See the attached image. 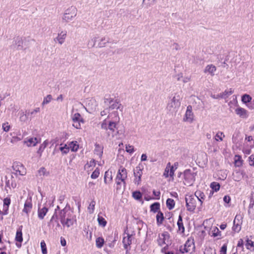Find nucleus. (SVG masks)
Returning <instances> with one entry per match:
<instances>
[{"label":"nucleus","mask_w":254,"mask_h":254,"mask_svg":"<svg viewBox=\"0 0 254 254\" xmlns=\"http://www.w3.org/2000/svg\"><path fill=\"white\" fill-rule=\"evenodd\" d=\"M181 105L180 97L174 96L168 103L166 109L171 114L176 113Z\"/></svg>","instance_id":"1"},{"label":"nucleus","mask_w":254,"mask_h":254,"mask_svg":"<svg viewBox=\"0 0 254 254\" xmlns=\"http://www.w3.org/2000/svg\"><path fill=\"white\" fill-rule=\"evenodd\" d=\"M184 184L186 186H192L195 180L196 173L190 169H187L183 173Z\"/></svg>","instance_id":"2"},{"label":"nucleus","mask_w":254,"mask_h":254,"mask_svg":"<svg viewBox=\"0 0 254 254\" xmlns=\"http://www.w3.org/2000/svg\"><path fill=\"white\" fill-rule=\"evenodd\" d=\"M77 14V9L75 6H71L65 10L62 19L64 22H68L72 20Z\"/></svg>","instance_id":"3"},{"label":"nucleus","mask_w":254,"mask_h":254,"mask_svg":"<svg viewBox=\"0 0 254 254\" xmlns=\"http://www.w3.org/2000/svg\"><path fill=\"white\" fill-rule=\"evenodd\" d=\"M185 200L187 210L190 212L193 211L196 206L197 200L195 197L191 195H187Z\"/></svg>","instance_id":"4"},{"label":"nucleus","mask_w":254,"mask_h":254,"mask_svg":"<svg viewBox=\"0 0 254 254\" xmlns=\"http://www.w3.org/2000/svg\"><path fill=\"white\" fill-rule=\"evenodd\" d=\"M72 126L77 129L81 128V124L85 122L80 114L78 113H75L71 116Z\"/></svg>","instance_id":"5"},{"label":"nucleus","mask_w":254,"mask_h":254,"mask_svg":"<svg viewBox=\"0 0 254 254\" xmlns=\"http://www.w3.org/2000/svg\"><path fill=\"white\" fill-rule=\"evenodd\" d=\"M195 248L193 240L189 239L183 246H181L180 251L182 253H191Z\"/></svg>","instance_id":"6"},{"label":"nucleus","mask_w":254,"mask_h":254,"mask_svg":"<svg viewBox=\"0 0 254 254\" xmlns=\"http://www.w3.org/2000/svg\"><path fill=\"white\" fill-rule=\"evenodd\" d=\"M169 234L167 232H163L161 235H159V238L157 240L158 245L162 246L164 244H169Z\"/></svg>","instance_id":"7"},{"label":"nucleus","mask_w":254,"mask_h":254,"mask_svg":"<svg viewBox=\"0 0 254 254\" xmlns=\"http://www.w3.org/2000/svg\"><path fill=\"white\" fill-rule=\"evenodd\" d=\"M127 235L126 236H124L123 239V243L124 245V248L126 250V253H127L128 251L130 250V245L132 243V235L129 234L128 233H126L125 232V234Z\"/></svg>","instance_id":"8"},{"label":"nucleus","mask_w":254,"mask_h":254,"mask_svg":"<svg viewBox=\"0 0 254 254\" xmlns=\"http://www.w3.org/2000/svg\"><path fill=\"white\" fill-rule=\"evenodd\" d=\"M142 169L140 165L135 167L134 170L133 175L134 176V182L135 184L139 185L141 182V177L142 175Z\"/></svg>","instance_id":"9"},{"label":"nucleus","mask_w":254,"mask_h":254,"mask_svg":"<svg viewBox=\"0 0 254 254\" xmlns=\"http://www.w3.org/2000/svg\"><path fill=\"white\" fill-rule=\"evenodd\" d=\"M127 178V172L125 168L121 167L118 170V172L116 178V180H120L126 184L125 180Z\"/></svg>","instance_id":"10"},{"label":"nucleus","mask_w":254,"mask_h":254,"mask_svg":"<svg viewBox=\"0 0 254 254\" xmlns=\"http://www.w3.org/2000/svg\"><path fill=\"white\" fill-rule=\"evenodd\" d=\"M109 102L110 104V106L109 107V110H114L115 109H119L120 111H122L123 109V106L121 104H120L116 100L114 101L113 99H105V103Z\"/></svg>","instance_id":"11"},{"label":"nucleus","mask_w":254,"mask_h":254,"mask_svg":"<svg viewBox=\"0 0 254 254\" xmlns=\"http://www.w3.org/2000/svg\"><path fill=\"white\" fill-rule=\"evenodd\" d=\"M114 114L116 115L115 119L113 121L109 122L108 123V129H109L112 132L115 131V129L117 128V126L120 122V117L118 115H117V113L115 112Z\"/></svg>","instance_id":"12"},{"label":"nucleus","mask_w":254,"mask_h":254,"mask_svg":"<svg viewBox=\"0 0 254 254\" xmlns=\"http://www.w3.org/2000/svg\"><path fill=\"white\" fill-rule=\"evenodd\" d=\"M193 113L192 112V107L189 105L187 107V111L184 118V121L191 123L193 121Z\"/></svg>","instance_id":"13"},{"label":"nucleus","mask_w":254,"mask_h":254,"mask_svg":"<svg viewBox=\"0 0 254 254\" xmlns=\"http://www.w3.org/2000/svg\"><path fill=\"white\" fill-rule=\"evenodd\" d=\"M71 212L66 207L61 210L59 213V219L62 223L65 220V218L69 216Z\"/></svg>","instance_id":"14"},{"label":"nucleus","mask_w":254,"mask_h":254,"mask_svg":"<svg viewBox=\"0 0 254 254\" xmlns=\"http://www.w3.org/2000/svg\"><path fill=\"white\" fill-rule=\"evenodd\" d=\"M39 142L37 137L27 138L24 141V143L27 146H35Z\"/></svg>","instance_id":"15"},{"label":"nucleus","mask_w":254,"mask_h":254,"mask_svg":"<svg viewBox=\"0 0 254 254\" xmlns=\"http://www.w3.org/2000/svg\"><path fill=\"white\" fill-rule=\"evenodd\" d=\"M67 32L65 31H62L58 35V36L54 39L55 41H57L59 44L62 45L65 41L66 37Z\"/></svg>","instance_id":"16"},{"label":"nucleus","mask_w":254,"mask_h":254,"mask_svg":"<svg viewBox=\"0 0 254 254\" xmlns=\"http://www.w3.org/2000/svg\"><path fill=\"white\" fill-rule=\"evenodd\" d=\"M74 222V220L73 219V216L72 214H71L69 216L65 218L64 221H63L61 223L63 226H66L67 227H69L73 224Z\"/></svg>","instance_id":"17"},{"label":"nucleus","mask_w":254,"mask_h":254,"mask_svg":"<svg viewBox=\"0 0 254 254\" xmlns=\"http://www.w3.org/2000/svg\"><path fill=\"white\" fill-rule=\"evenodd\" d=\"M16 175L24 176L26 174V171L22 165H18L14 168Z\"/></svg>","instance_id":"18"},{"label":"nucleus","mask_w":254,"mask_h":254,"mask_svg":"<svg viewBox=\"0 0 254 254\" xmlns=\"http://www.w3.org/2000/svg\"><path fill=\"white\" fill-rule=\"evenodd\" d=\"M216 70V67L215 65L213 64H208L207 65L204 70V73H208L210 74L211 76H213L214 75V72Z\"/></svg>","instance_id":"19"},{"label":"nucleus","mask_w":254,"mask_h":254,"mask_svg":"<svg viewBox=\"0 0 254 254\" xmlns=\"http://www.w3.org/2000/svg\"><path fill=\"white\" fill-rule=\"evenodd\" d=\"M235 112L238 115L242 118H246L248 116L247 111L245 109L241 107L237 108L235 110Z\"/></svg>","instance_id":"20"},{"label":"nucleus","mask_w":254,"mask_h":254,"mask_svg":"<svg viewBox=\"0 0 254 254\" xmlns=\"http://www.w3.org/2000/svg\"><path fill=\"white\" fill-rule=\"evenodd\" d=\"M194 196L195 197L197 200L200 201V204H202V200H204L205 197L204 193L200 190L196 191Z\"/></svg>","instance_id":"21"},{"label":"nucleus","mask_w":254,"mask_h":254,"mask_svg":"<svg viewBox=\"0 0 254 254\" xmlns=\"http://www.w3.org/2000/svg\"><path fill=\"white\" fill-rule=\"evenodd\" d=\"M113 179L112 173L109 170L106 171L104 175V182L105 184L110 183Z\"/></svg>","instance_id":"22"},{"label":"nucleus","mask_w":254,"mask_h":254,"mask_svg":"<svg viewBox=\"0 0 254 254\" xmlns=\"http://www.w3.org/2000/svg\"><path fill=\"white\" fill-rule=\"evenodd\" d=\"M48 211V209L46 207H44L42 208H39L38 211V217L40 219H43L44 218V216L47 214Z\"/></svg>","instance_id":"23"},{"label":"nucleus","mask_w":254,"mask_h":254,"mask_svg":"<svg viewBox=\"0 0 254 254\" xmlns=\"http://www.w3.org/2000/svg\"><path fill=\"white\" fill-rule=\"evenodd\" d=\"M177 225L178 226V231H179L182 234L184 233L185 231V227L183 223L182 217L181 215H179V216Z\"/></svg>","instance_id":"24"},{"label":"nucleus","mask_w":254,"mask_h":254,"mask_svg":"<svg viewBox=\"0 0 254 254\" xmlns=\"http://www.w3.org/2000/svg\"><path fill=\"white\" fill-rule=\"evenodd\" d=\"M32 207V204L31 202V200L27 199L24 204V207L23 211L28 214L30 211Z\"/></svg>","instance_id":"25"},{"label":"nucleus","mask_w":254,"mask_h":254,"mask_svg":"<svg viewBox=\"0 0 254 254\" xmlns=\"http://www.w3.org/2000/svg\"><path fill=\"white\" fill-rule=\"evenodd\" d=\"M164 219L163 213L161 211H158L156 215V221L158 225H160L162 223Z\"/></svg>","instance_id":"26"},{"label":"nucleus","mask_w":254,"mask_h":254,"mask_svg":"<svg viewBox=\"0 0 254 254\" xmlns=\"http://www.w3.org/2000/svg\"><path fill=\"white\" fill-rule=\"evenodd\" d=\"M48 144V141L46 140L40 146L39 149L37 151V153L39 154L40 156H41L43 151L47 147Z\"/></svg>","instance_id":"27"},{"label":"nucleus","mask_w":254,"mask_h":254,"mask_svg":"<svg viewBox=\"0 0 254 254\" xmlns=\"http://www.w3.org/2000/svg\"><path fill=\"white\" fill-rule=\"evenodd\" d=\"M175 201L171 198H168L166 201V205L167 208L169 210H172L175 206Z\"/></svg>","instance_id":"28"},{"label":"nucleus","mask_w":254,"mask_h":254,"mask_svg":"<svg viewBox=\"0 0 254 254\" xmlns=\"http://www.w3.org/2000/svg\"><path fill=\"white\" fill-rule=\"evenodd\" d=\"M68 147L72 151H76L78 149V144L77 141H72L69 144Z\"/></svg>","instance_id":"29"},{"label":"nucleus","mask_w":254,"mask_h":254,"mask_svg":"<svg viewBox=\"0 0 254 254\" xmlns=\"http://www.w3.org/2000/svg\"><path fill=\"white\" fill-rule=\"evenodd\" d=\"M104 240L102 237H98L96 239V246L98 248H101L104 244Z\"/></svg>","instance_id":"30"},{"label":"nucleus","mask_w":254,"mask_h":254,"mask_svg":"<svg viewBox=\"0 0 254 254\" xmlns=\"http://www.w3.org/2000/svg\"><path fill=\"white\" fill-rule=\"evenodd\" d=\"M15 44L17 46V49L19 50L22 49L23 40L21 38H17L15 40Z\"/></svg>","instance_id":"31"},{"label":"nucleus","mask_w":254,"mask_h":254,"mask_svg":"<svg viewBox=\"0 0 254 254\" xmlns=\"http://www.w3.org/2000/svg\"><path fill=\"white\" fill-rule=\"evenodd\" d=\"M243 222V216L240 214H237L235 217L233 222L242 225Z\"/></svg>","instance_id":"32"},{"label":"nucleus","mask_w":254,"mask_h":254,"mask_svg":"<svg viewBox=\"0 0 254 254\" xmlns=\"http://www.w3.org/2000/svg\"><path fill=\"white\" fill-rule=\"evenodd\" d=\"M160 208V204L158 202H155L151 205L150 206V210L151 211L156 212H157Z\"/></svg>","instance_id":"33"},{"label":"nucleus","mask_w":254,"mask_h":254,"mask_svg":"<svg viewBox=\"0 0 254 254\" xmlns=\"http://www.w3.org/2000/svg\"><path fill=\"white\" fill-rule=\"evenodd\" d=\"M210 187L212 190H215V191H217L219 190L220 186L218 183L213 182L211 183Z\"/></svg>","instance_id":"34"},{"label":"nucleus","mask_w":254,"mask_h":254,"mask_svg":"<svg viewBox=\"0 0 254 254\" xmlns=\"http://www.w3.org/2000/svg\"><path fill=\"white\" fill-rule=\"evenodd\" d=\"M38 174L40 176H48L49 175V173L44 167H41L38 170Z\"/></svg>","instance_id":"35"},{"label":"nucleus","mask_w":254,"mask_h":254,"mask_svg":"<svg viewBox=\"0 0 254 254\" xmlns=\"http://www.w3.org/2000/svg\"><path fill=\"white\" fill-rule=\"evenodd\" d=\"M10 204V199L9 197H6L3 200V207L4 208H5V214H6L7 210H8V206L9 204Z\"/></svg>","instance_id":"36"},{"label":"nucleus","mask_w":254,"mask_h":254,"mask_svg":"<svg viewBox=\"0 0 254 254\" xmlns=\"http://www.w3.org/2000/svg\"><path fill=\"white\" fill-rule=\"evenodd\" d=\"M99 225L104 227L107 224L106 220L102 216L98 215L97 219Z\"/></svg>","instance_id":"37"},{"label":"nucleus","mask_w":254,"mask_h":254,"mask_svg":"<svg viewBox=\"0 0 254 254\" xmlns=\"http://www.w3.org/2000/svg\"><path fill=\"white\" fill-rule=\"evenodd\" d=\"M15 240L19 242H22L23 241L22 233L21 230H17L15 237Z\"/></svg>","instance_id":"38"},{"label":"nucleus","mask_w":254,"mask_h":254,"mask_svg":"<svg viewBox=\"0 0 254 254\" xmlns=\"http://www.w3.org/2000/svg\"><path fill=\"white\" fill-rule=\"evenodd\" d=\"M52 96L50 94L48 95L46 97L44 98V100L42 103V105L44 106L45 105L49 103L52 100Z\"/></svg>","instance_id":"39"},{"label":"nucleus","mask_w":254,"mask_h":254,"mask_svg":"<svg viewBox=\"0 0 254 254\" xmlns=\"http://www.w3.org/2000/svg\"><path fill=\"white\" fill-rule=\"evenodd\" d=\"M95 153L101 157L103 154L102 148L99 145L96 144L95 149Z\"/></svg>","instance_id":"40"},{"label":"nucleus","mask_w":254,"mask_h":254,"mask_svg":"<svg viewBox=\"0 0 254 254\" xmlns=\"http://www.w3.org/2000/svg\"><path fill=\"white\" fill-rule=\"evenodd\" d=\"M29 114H27L24 113V112H22L20 113L19 120L21 122H25L27 121L28 118Z\"/></svg>","instance_id":"41"},{"label":"nucleus","mask_w":254,"mask_h":254,"mask_svg":"<svg viewBox=\"0 0 254 254\" xmlns=\"http://www.w3.org/2000/svg\"><path fill=\"white\" fill-rule=\"evenodd\" d=\"M251 100L252 97L248 94H245L242 97V101L245 104L250 102Z\"/></svg>","instance_id":"42"},{"label":"nucleus","mask_w":254,"mask_h":254,"mask_svg":"<svg viewBox=\"0 0 254 254\" xmlns=\"http://www.w3.org/2000/svg\"><path fill=\"white\" fill-rule=\"evenodd\" d=\"M178 163L177 162L175 163L174 165L171 166L170 165V176L172 177L174 175V171L178 167Z\"/></svg>","instance_id":"43"},{"label":"nucleus","mask_w":254,"mask_h":254,"mask_svg":"<svg viewBox=\"0 0 254 254\" xmlns=\"http://www.w3.org/2000/svg\"><path fill=\"white\" fill-rule=\"evenodd\" d=\"M133 197L136 200H140L142 198V194L139 191H134L132 193Z\"/></svg>","instance_id":"44"},{"label":"nucleus","mask_w":254,"mask_h":254,"mask_svg":"<svg viewBox=\"0 0 254 254\" xmlns=\"http://www.w3.org/2000/svg\"><path fill=\"white\" fill-rule=\"evenodd\" d=\"M95 203H96L95 201L94 200H93L91 201V202L89 204V205L88 207V209L89 210L90 213H92L93 212L94 208H95Z\"/></svg>","instance_id":"45"},{"label":"nucleus","mask_w":254,"mask_h":254,"mask_svg":"<svg viewBox=\"0 0 254 254\" xmlns=\"http://www.w3.org/2000/svg\"><path fill=\"white\" fill-rule=\"evenodd\" d=\"M107 42H108V40L106 39V38L105 37H102L100 40V42L98 44L99 47L101 48L105 47Z\"/></svg>","instance_id":"46"},{"label":"nucleus","mask_w":254,"mask_h":254,"mask_svg":"<svg viewBox=\"0 0 254 254\" xmlns=\"http://www.w3.org/2000/svg\"><path fill=\"white\" fill-rule=\"evenodd\" d=\"M170 163L169 162L167 165V166L165 168V171H164V176L166 177V178H167L169 177V176H170L169 174H170Z\"/></svg>","instance_id":"47"},{"label":"nucleus","mask_w":254,"mask_h":254,"mask_svg":"<svg viewBox=\"0 0 254 254\" xmlns=\"http://www.w3.org/2000/svg\"><path fill=\"white\" fill-rule=\"evenodd\" d=\"M233 230L235 232H239L241 230V225L233 222Z\"/></svg>","instance_id":"48"},{"label":"nucleus","mask_w":254,"mask_h":254,"mask_svg":"<svg viewBox=\"0 0 254 254\" xmlns=\"http://www.w3.org/2000/svg\"><path fill=\"white\" fill-rule=\"evenodd\" d=\"M233 91L231 90V89H230L229 91L225 90L224 92H223L221 95V98H226L228 96L231 95L233 93Z\"/></svg>","instance_id":"49"},{"label":"nucleus","mask_w":254,"mask_h":254,"mask_svg":"<svg viewBox=\"0 0 254 254\" xmlns=\"http://www.w3.org/2000/svg\"><path fill=\"white\" fill-rule=\"evenodd\" d=\"M100 174L99 169L97 168L96 169L92 174L91 175V177L92 179H95L98 177Z\"/></svg>","instance_id":"50"},{"label":"nucleus","mask_w":254,"mask_h":254,"mask_svg":"<svg viewBox=\"0 0 254 254\" xmlns=\"http://www.w3.org/2000/svg\"><path fill=\"white\" fill-rule=\"evenodd\" d=\"M246 247H247V248L248 249L250 250L251 248H252L254 247V242L252 241L251 240L248 239L247 240Z\"/></svg>","instance_id":"51"},{"label":"nucleus","mask_w":254,"mask_h":254,"mask_svg":"<svg viewBox=\"0 0 254 254\" xmlns=\"http://www.w3.org/2000/svg\"><path fill=\"white\" fill-rule=\"evenodd\" d=\"M41 247L43 254H47V251L46 249V245L44 241L41 242Z\"/></svg>","instance_id":"52"},{"label":"nucleus","mask_w":254,"mask_h":254,"mask_svg":"<svg viewBox=\"0 0 254 254\" xmlns=\"http://www.w3.org/2000/svg\"><path fill=\"white\" fill-rule=\"evenodd\" d=\"M126 151L130 154H132L134 151V147L129 144L127 145L126 147Z\"/></svg>","instance_id":"53"},{"label":"nucleus","mask_w":254,"mask_h":254,"mask_svg":"<svg viewBox=\"0 0 254 254\" xmlns=\"http://www.w3.org/2000/svg\"><path fill=\"white\" fill-rule=\"evenodd\" d=\"M204 254H216V251L211 248L206 249Z\"/></svg>","instance_id":"54"},{"label":"nucleus","mask_w":254,"mask_h":254,"mask_svg":"<svg viewBox=\"0 0 254 254\" xmlns=\"http://www.w3.org/2000/svg\"><path fill=\"white\" fill-rule=\"evenodd\" d=\"M60 150L63 152L64 154H67L69 152V147L66 145H65L63 147H61L60 148Z\"/></svg>","instance_id":"55"},{"label":"nucleus","mask_w":254,"mask_h":254,"mask_svg":"<svg viewBox=\"0 0 254 254\" xmlns=\"http://www.w3.org/2000/svg\"><path fill=\"white\" fill-rule=\"evenodd\" d=\"M101 128L107 130L108 129V125L107 124V120L105 119L101 124Z\"/></svg>","instance_id":"56"},{"label":"nucleus","mask_w":254,"mask_h":254,"mask_svg":"<svg viewBox=\"0 0 254 254\" xmlns=\"http://www.w3.org/2000/svg\"><path fill=\"white\" fill-rule=\"evenodd\" d=\"M2 129L4 131L7 132L10 129V126L7 122L3 123L2 126Z\"/></svg>","instance_id":"57"},{"label":"nucleus","mask_w":254,"mask_h":254,"mask_svg":"<svg viewBox=\"0 0 254 254\" xmlns=\"http://www.w3.org/2000/svg\"><path fill=\"white\" fill-rule=\"evenodd\" d=\"M97 37H94L92 38L91 40V41H89L88 45L90 46L91 47H93L95 45V43L97 41Z\"/></svg>","instance_id":"58"},{"label":"nucleus","mask_w":254,"mask_h":254,"mask_svg":"<svg viewBox=\"0 0 254 254\" xmlns=\"http://www.w3.org/2000/svg\"><path fill=\"white\" fill-rule=\"evenodd\" d=\"M227 252V245L224 244L221 248L220 254H226Z\"/></svg>","instance_id":"59"},{"label":"nucleus","mask_w":254,"mask_h":254,"mask_svg":"<svg viewBox=\"0 0 254 254\" xmlns=\"http://www.w3.org/2000/svg\"><path fill=\"white\" fill-rule=\"evenodd\" d=\"M235 165L237 166H240L242 165V162L241 160H239V156H235Z\"/></svg>","instance_id":"60"},{"label":"nucleus","mask_w":254,"mask_h":254,"mask_svg":"<svg viewBox=\"0 0 254 254\" xmlns=\"http://www.w3.org/2000/svg\"><path fill=\"white\" fill-rule=\"evenodd\" d=\"M58 219V215H57V213L56 212H55L54 215H53L50 221L52 222L53 221H55V222H57Z\"/></svg>","instance_id":"61"},{"label":"nucleus","mask_w":254,"mask_h":254,"mask_svg":"<svg viewBox=\"0 0 254 254\" xmlns=\"http://www.w3.org/2000/svg\"><path fill=\"white\" fill-rule=\"evenodd\" d=\"M153 193L154 196L157 197V198H156V199H159L160 198V192L159 191H156L154 190L153 191Z\"/></svg>","instance_id":"62"},{"label":"nucleus","mask_w":254,"mask_h":254,"mask_svg":"<svg viewBox=\"0 0 254 254\" xmlns=\"http://www.w3.org/2000/svg\"><path fill=\"white\" fill-rule=\"evenodd\" d=\"M40 111V108H36V109L33 110L32 111H31V112L29 113L28 114L29 115L30 114L31 115H33L39 112Z\"/></svg>","instance_id":"63"},{"label":"nucleus","mask_w":254,"mask_h":254,"mask_svg":"<svg viewBox=\"0 0 254 254\" xmlns=\"http://www.w3.org/2000/svg\"><path fill=\"white\" fill-rule=\"evenodd\" d=\"M223 200L226 202V203H229L230 200H231V198L229 196H227V195H225L224 198H223Z\"/></svg>","instance_id":"64"}]
</instances>
